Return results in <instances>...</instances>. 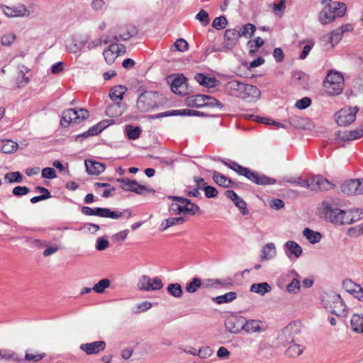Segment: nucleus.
<instances>
[{
    "label": "nucleus",
    "mask_w": 363,
    "mask_h": 363,
    "mask_svg": "<svg viewBox=\"0 0 363 363\" xmlns=\"http://www.w3.org/2000/svg\"><path fill=\"white\" fill-rule=\"evenodd\" d=\"M340 200L327 198L320 206V212L326 220L337 225L350 224L363 218V210L356 209L346 211L340 209Z\"/></svg>",
    "instance_id": "obj_1"
},
{
    "label": "nucleus",
    "mask_w": 363,
    "mask_h": 363,
    "mask_svg": "<svg viewBox=\"0 0 363 363\" xmlns=\"http://www.w3.org/2000/svg\"><path fill=\"white\" fill-rule=\"evenodd\" d=\"M231 169L237 172L238 174L245 177L250 182L257 185L274 184L276 179L269 177L264 174L250 170V169L242 167L238 163H232Z\"/></svg>",
    "instance_id": "obj_2"
},
{
    "label": "nucleus",
    "mask_w": 363,
    "mask_h": 363,
    "mask_svg": "<svg viewBox=\"0 0 363 363\" xmlns=\"http://www.w3.org/2000/svg\"><path fill=\"white\" fill-rule=\"evenodd\" d=\"M325 91L330 96L339 95L344 88V77L340 72L330 71L323 82Z\"/></svg>",
    "instance_id": "obj_3"
},
{
    "label": "nucleus",
    "mask_w": 363,
    "mask_h": 363,
    "mask_svg": "<svg viewBox=\"0 0 363 363\" xmlns=\"http://www.w3.org/2000/svg\"><path fill=\"white\" fill-rule=\"evenodd\" d=\"M325 308L330 310L332 313L338 316H344L347 313V306L340 295L332 293L326 296L323 300Z\"/></svg>",
    "instance_id": "obj_4"
},
{
    "label": "nucleus",
    "mask_w": 363,
    "mask_h": 363,
    "mask_svg": "<svg viewBox=\"0 0 363 363\" xmlns=\"http://www.w3.org/2000/svg\"><path fill=\"white\" fill-rule=\"evenodd\" d=\"M46 356L45 352H36L35 354L26 352L24 359L20 358L18 355L11 350H0V359H4L7 361L21 362L23 360L32 362H38Z\"/></svg>",
    "instance_id": "obj_5"
},
{
    "label": "nucleus",
    "mask_w": 363,
    "mask_h": 363,
    "mask_svg": "<svg viewBox=\"0 0 363 363\" xmlns=\"http://www.w3.org/2000/svg\"><path fill=\"white\" fill-rule=\"evenodd\" d=\"M359 111L357 106L345 107L335 113V118L339 126H347L352 123L356 119V115Z\"/></svg>",
    "instance_id": "obj_6"
},
{
    "label": "nucleus",
    "mask_w": 363,
    "mask_h": 363,
    "mask_svg": "<svg viewBox=\"0 0 363 363\" xmlns=\"http://www.w3.org/2000/svg\"><path fill=\"white\" fill-rule=\"evenodd\" d=\"M116 181L121 184L120 188L126 191H132L140 195L155 192L153 189L139 184L135 180H130L126 178H119L117 179Z\"/></svg>",
    "instance_id": "obj_7"
},
{
    "label": "nucleus",
    "mask_w": 363,
    "mask_h": 363,
    "mask_svg": "<svg viewBox=\"0 0 363 363\" xmlns=\"http://www.w3.org/2000/svg\"><path fill=\"white\" fill-rule=\"evenodd\" d=\"M82 213L86 216H97L101 218H110L112 219H118L121 217L123 213L119 211H111L107 208H94L83 206Z\"/></svg>",
    "instance_id": "obj_8"
},
{
    "label": "nucleus",
    "mask_w": 363,
    "mask_h": 363,
    "mask_svg": "<svg viewBox=\"0 0 363 363\" xmlns=\"http://www.w3.org/2000/svg\"><path fill=\"white\" fill-rule=\"evenodd\" d=\"M156 106L155 94L153 92L141 94L137 101V108L141 112H147Z\"/></svg>",
    "instance_id": "obj_9"
},
{
    "label": "nucleus",
    "mask_w": 363,
    "mask_h": 363,
    "mask_svg": "<svg viewBox=\"0 0 363 363\" xmlns=\"http://www.w3.org/2000/svg\"><path fill=\"white\" fill-rule=\"evenodd\" d=\"M163 283L160 278L151 279L149 276L143 275L138 283V287L143 291H155L163 288Z\"/></svg>",
    "instance_id": "obj_10"
},
{
    "label": "nucleus",
    "mask_w": 363,
    "mask_h": 363,
    "mask_svg": "<svg viewBox=\"0 0 363 363\" xmlns=\"http://www.w3.org/2000/svg\"><path fill=\"white\" fill-rule=\"evenodd\" d=\"M240 34L235 29H227L224 34V44L222 48H213L214 52H223L233 49L238 43Z\"/></svg>",
    "instance_id": "obj_11"
},
{
    "label": "nucleus",
    "mask_w": 363,
    "mask_h": 363,
    "mask_svg": "<svg viewBox=\"0 0 363 363\" xmlns=\"http://www.w3.org/2000/svg\"><path fill=\"white\" fill-rule=\"evenodd\" d=\"M127 89L125 86L118 85L114 86L111 91L109 94V97L113 101L116 102V106L119 107L121 104V101L123 99V95L125 94ZM116 108V105L108 106L106 108V113L108 116H114L113 110Z\"/></svg>",
    "instance_id": "obj_12"
},
{
    "label": "nucleus",
    "mask_w": 363,
    "mask_h": 363,
    "mask_svg": "<svg viewBox=\"0 0 363 363\" xmlns=\"http://www.w3.org/2000/svg\"><path fill=\"white\" fill-rule=\"evenodd\" d=\"M245 318L240 315H230L225 321V326L228 331L237 334L244 329Z\"/></svg>",
    "instance_id": "obj_13"
},
{
    "label": "nucleus",
    "mask_w": 363,
    "mask_h": 363,
    "mask_svg": "<svg viewBox=\"0 0 363 363\" xmlns=\"http://www.w3.org/2000/svg\"><path fill=\"white\" fill-rule=\"evenodd\" d=\"M311 190L328 191L333 189L335 185L321 175H315L310 179Z\"/></svg>",
    "instance_id": "obj_14"
},
{
    "label": "nucleus",
    "mask_w": 363,
    "mask_h": 363,
    "mask_svg": "<svg viewBox=\"0 0 363 363\" xmlns=\"http://www.w3.org/2000/svg\"><path fill=\"white\" fill-rule=\"evenodd\" d=\"M106 343L104 340H99L91 342L83 343L79 349L87 355L98 354L105 350Z\"/></svg>",
    "instance_id": "obj_15"
},
{
    "label": "nucleus",
    "mask_w": 363,
    "mask_h": 363,
    "mask_svg": "<svg viewBox=\"0 0 363 363\" xmlns=\"http://www.w3.org/2000/svg\"><path fill=\"white\" fill-rule=\"evenodd\" d=\"M138 33V30L136 26L132 24H125L119 27L118 35H115L113 38L116 41H125L135 36Z\"/></svg>",
    "instance_id": "obj_16"
},
{
    "label": "nucleus",
    "mask_w": 363,
    "mask_h": 363,
    "mask_svg": "<svg viewBox=\"0 0 363 363\" xmlns=\"http://www.w3.org/2000/svg\"><path fill=\"white\" fill-rule=\"evenodd\" d=\"M299 333L298 326L295 323L289 324L285 327L280 335V339L284 344L295 342V336Z\"/></svg>",
    "instance_id": "obj_17"
},
{
    "label": "nucleus",
    "mask_w": 363,
    "mask_h": 363,
    "mask_svg": "<svg viewBox=\"0 0 363 363\" xmlns=\"http://www.w3.org/2000/svg\"><path fill=\"white\" fill-rule=\"evenodd\" d=\"M169 116H203L204 113L198 111L191 109L174 110L172 111H165L159 114L150 116L152 119H156Z\"/></svg>",
    "instance_id": "obj_18"
},
{
    "label": "nucleus",
    "mask_w": 363,
    "mask_h": 363,
    "mask_svg": "<svg viewBox=\"0 0 363 363\" xmlns=\"http://www.w3.org/2000/svg\"><path fill=\"white\" fill-rule=\"evenodd\" d=\"M240 99L247 101H255L259 99L261 91L255 86L245 84Z\"/></svg>",
    "instance_id": "obj_19"
},
{
    "label": "nucleus",
    "mask_w": 363,
    "mask_h": 363,
    "mask_svg": "<svg viewBox=\"0 0 363 363\" xmlns=\"http://www.w3.org/2000/svg\"><path fill=\"white\" fill-rule=\"evenodd\" d=\"M186 79L184 77H177L172 79L170 87L172 92L178 95H184L186 91Z\"/></svg>",
    "instance_id": "obj_20"
},
{
    "label": "nucleus",
    "mask_w": 363,
    "mask_h": 363,
    "mask_svg": "<svg viewBox=\"0 0 363 363\" xmlns=\"http://www.w3.org/2000/svg\"><path fill=\"white\" fill-rule=\"evenodd\" d=\"M245 83L231 80L228 82L225 85V90L228 94L240 98Z\"/></svg>",
    "instance_id": "obj_21"
},
{
    "label": "nucleus",
    "mask_w": 363,
    "mask_h": 363,
    "mask_svg": "<svg viewBox=\"0 0 363 363\" xmlns=\"http://www.w3.org/2000/svg\"><path fill=\"white\" fill-rule=\"evenodd\" d=\"M360 179H350L341 185V191L347 195L359 194Z\"/></svg>",
    "instance_id": "obj_22"
},
{
    "label": "nucleus",
    "mask_w": 363,
    "mask_h": 363,
    "mask_svg": "<svg viewBox=\"0 0 363 363\" xmlns=\"http://www.w3.org/2000/svg\"><path fill=\"white\" fill-rule=\"evenodd\" d=\"M61 125L68 126L71 123H79L77 108H69L62 113Z\"/></svg>",
    "instance_id": "obj_23"
},
{
    "label": "nucleus",
    "mask_w": 363,
    "mask_h": 363,
    "mask_svg": "<svg viewBox=\"0 0 363 363\" xmlns=\"http://www.w3.org/2000/svg\"><path fill=\"white\" fill-rule=\"evenodd\" d=\"M244 329L247 333H261L264 330L262 321L259 320H249L244 322Z\"/></svg>",
    "instance_id": "obj_24"
},
{
    "label": "nucleus",
    "mask_w": 363,
    "mask_h": 363,
    "mask_svg": "<svg viewBox=\"0 0 363 363\" xmlns=\"http://www.w3.org/2000/svg\"><path fill=\"white\" fill-rule=\"evenodd\" d=\"M85 166L88 174L91 175H98L105 170V165L96 161L86 160Z\"/></svg>",
    "instance_id": "obj_25"
},
{
    "label": "nucleus",
    "mask_w": 363,
    "mask_h": 363,
    "mask_svg": "<svg viewBox=\"0 0 363 363\" xmlns=\"http://www.w3.org/2000/svg\"><path fill=\"white\" fill-rule=\"evenodd\" d=\"M119 52L120 50L118 44H112L109 45V47L103 52L106 62L109 65L113 63L118 57Z\"/></svg>",
    "instance_id": "obj_26"
},
{
    "label": "nucleus",
    "mask_w": 363,
    "mask_h": 363,
    "mask_svg": "<svg viewBox=\"0 0 363 363\" xmlns=\"http://www.w3.org/2000/svg\"><path fill=\"white\" fill-rule=\"evenodd\" d=\"M286 248V255L290 257L291 255H294L295 257H299L302 253V247L295 241L289 240L284 244Z\"/></svg>",
    "instance_id": "obj_27"
},
{
    "label": "nucleus",
    "mask_w": 363,
    "mask_h": 363,
    "mask_svg": "<svg viewBox=\"0 0 363 363\" xmlns=\"http://www.w3.org/2000/svg\"><path fill=\"white\" fill-rule=\"evenodd\" d=\"M212 176L213 181L220 186L228 188L233 186V182L230 178L216 170L212 171Z\"/></svg>",
    "instance_id": "obj_28"
},
{
    "label": "nucleus",
    "mask_w": 363,
    "mask_h": 363,
    "mask_svg": "<svg viewBox=\"0 0 363 363\" xmlns=\"http://www.w3.org/2000/svg\"><path fill=\"white\" fill-rule=\"evenodd\" d=\"M325 6L330 8V11H332L333 15L336 18L343 16L347 9L346 5L344 3L337 1H333L325 5Z\"/></svg>",
    "instance_id": "obj_29"
},
{
    "label": "nucleus",
    "mask_w": 363,
    "mask_h": 363,
    "mask_svg": "<svg viewBox=\"0 0 363 363\" xmlns=\"http://www.w3.org/2000/svg\"><path fill=\"white\" fill-rule=\"evenodd\" d=\"M195 80L201 85L213 88L216 86V79L215 78L208 77L203 74L199 73L194 77Z\"/></svg>",
    "instance_id": "obj_30"
},
{
    "label": "nucleus",
    "mask_w": 363,
    "mask_h": 363,
    "mask_svg": "<svg viewBox=\"0 0 363 363\" xmlns=\"http://www.w3.org/2000/svg\"><path fill=\"white\" fill-rule=\"evenodd\" d=\"M352 329L357 333H363V315L354 314L350 320Z\"/></svg>",
    "instance_id": "obj_31"
},
{
    "label": "nucleus",
    "mask_w": 363,
    "mask_h": 363,
    "mask_svg": "<svg viewBox=\"0 0 363 363\" xmlns=\"http://www.w3.org/2000/svg\"><path fill=\"white\" fill-rule=\"evenodd\" d=\"M86 42L84 40H79L77 39H72L66 44L67 49L72 53H77L82 50L85 46Z\"/></svg>",
    "instance_id": "obj_32"
},
{
    "label": "nucleus",
    "mask_w": 363,
    "mask_h": 363,
    "mask_svg": "<svg viewBox=\"0 0 363 363\" xmlns=\"http://www.w3.org/2000/svg\"><path fill=\"white\" fill-rule=\"evenodd\" d=\"M276 255L277 251L275 245L273 242L267 243L263 247L261 258L262 260H268L274 258Z\"/></svg>",
    "instance_id": "obj_33"
},
{
    "label": "nucleus",
    "mask_w": 363,
    "mask_h": 363,
    "mask_svg": "<svg viewBox=\"0 0 363 363\" xmlns=\"http://www.w3.org/2000/svg\"><path fill=\"white\" fill-rule=\"evenodd\" d=\"M335 18L336 17L333 15L332 11H330V8L325 6L319 13V21L323 25L328 24L333 22Z\"/></svg>",
    "instance_id": "obj_34"
},
{
    "label": "nucleus",
    "mask_w": 363,
    "mask_h": 363,
    "mask_svg": "<svg viewBox=\"0 0 363 363\" xmlns=\"http://www.w3.org/2000/svg\"><path fill=\"white\" fill-rule=\"evenodd\" d=\"M18 143L11 140H6L0 142V151L6 154L15 152L18 149Z\"/></svg>",
    "instance_id": "obj_35"
},
{
    "label": "nucleus",
    "mask_w": 363,
    "mask_h": 363,
    "mask_svg": "<svg viewBox=\"0 0 363 363\" xmlns=\"http://www.w3.org/2000/svg\"><path fill=\"white\" fill-rule=\"evenodd\" d=\"M272 287L267 282H262L258 284H253L250 286V291L257 293L261 296L271 291Z\"/></svg>",
    "instance_id": "obj_36"
},
{
    "label": "nucleus",
    "mask_w": 363,
    "mask_h": 363,
    "mask_svg": "<svg viewBox=\"0 0 363 363\" xmlns=\"http://www.w3.org/2000/svg\"><path fill=\"white\" fill-rule=\"evenodd\" d=\"M185 222V219L183 217H177V218H169L165 219L160 225V230L164 231L168 228L182 224Z\"/></svg>",
    "instance_id": "obj_37"
},
{
    "label": "nucleus",
    "mask_w": 363,
    "mask_h": 363,
    "mask_svg": "<svg viewBox=\"0 0 363 363\" xmlns=\"http://www.w3.org/2000/svg\"><path fill=\"white\" fill-rule=\"evenodd\" d=\"M303 235L311 244L319 242L322 238V235L319 232L314 231L308 228L303 230Z\"/></svg>",
    "instance_id": "obj_38"
},
{
    "label": "nucleus",
    "mask_w": 363,
    "mask_h": 363,
    "mask_svg": "<svg viewBox=\"0 0 363 363\" xmlns=\"http://www.w3.org/2000/svg\"><path fill=\"white\" fill-rule=\"evenodd\" d=\"M237 298V294L234 291L226 293L212 298L213 301L218 304L230 303Z\"/></svg>",
    "instance_id": "obj_39"
},
{
    "label": "nucleus",
    "mask_w": 363,
    "mask_h": 363,
    "mask_svg": "<svg viewBox=\"0 0 363 363\" xmlns=\"http://www.w3.org/2000/svg\"><path fill=\"white\" fill-rule=\"evenodd\" d=\"M256 30V26L252 23H247L240 28L238 31L240 37H245L246 38H250L254 35Z\"/></svg>",
    "instance_id": "obj_40"
},
{
    "label": "nucleus",
    "mask_w": 363,
    "mask_h": 363,
    "mask_svg": "<svg viewBox=\"0 0 363 363\" xmlns=\"http://www.w3.org/2000/svg\"><path fill=\"white\" fill-rule=\"evenodd\" d=\"M290 345L286 350V354L290 357H296L303 352V347L295 342L289 344Z\"/></svg>",
    "instance_id": "obj_41"
},
{
    "label": "nucleus",
    "mask_w": 363,
    "mask_h": 363,
    "mask_svg": "<svg viewBox=\"0 0 363 363\" xmlns=\"http://www.w3.org/2000/svg\"><path fill=\"white\" fill-rule=\"evenodd\" d=\"M167 292L175 298H180L183 294L182 286L178 284H169L167 288Z\"/></svg>",
    "instance_id": "obj_42"
},
{
    "label": "nucleus",
    "mask_w": 363,
    "mask_h": 363,
    "mask_svg": "<svg viewBox=\"0 0 363 363\" xmlns=\"http://www.w3.org/2000/svg\"><path fill=\"white\" fill-rule=\"evenodd\" d=\"M141 129L139 127H133L131 125L125 126V133L130 140L138 139L141 134Z\"/></svg>",
    "instance_id": "obj_43"
},
{
    "label": "nucleus",
    "mask_w": 363,
    "mask_h": 363,
    "mask_svg": "<svg viewBox=\"0 0 363 363\" xmlns=\"http://www.w3.org/2000/svg\"><path fill=\"white\" fill-rule=\"evenodd\" d=\"M293 82L298 86H305L306 82L308 81V76L300 72H295L292 75Z\"/></svg>",
    "instance_id": "obj_44"
},
{
    "label": "nucleus",
    "mask_w": 363,
    "mask_h": 363,
    "mask_svg": "<svg viewBox=\"0 0 363 363\" xmlns=\"http://www.w3.org/2000/svg\"><path fill=\"white\" fill-rule=\"evenodd\" d=\"M363 137V129H357L345 133L342 139L343 140H353Z\"/></svg>",
    "instance_id": "obj_45"
},
{
    "label": "nucleus",
    "mask_w": 363,
    "mask_h": 363,
    "mask_svg": "<svg viewBox=\"0 0 363 363\" xmlns=\"http://www.w3.org/2000/svg\"><path fill=\"white\" fill-rule=\"evenodd\" d=\"M110 285L111 281L109 279H103L96 284L93 286L92 289L98 294H103L105 291V289L108 288Z\"/></svg>",
    "instance_id": "obj_46"
},
{
    "label": "nucleus",
    "mask_w": 363,
    "mask_h": 363,
    "mask_svg": "<svg viewBox=\"0 0 363 363\" xmlns=\"http://www.w3.org/2000/svg\"><path fill=\"white\" fill-rule=\"evenodd\" d=\"M168 199L173 200L174 201H178L179 203V206H179L180 207L179 214H183V215L186 214L185 208H187L188 203H189V199L182 198V197H179V196H169L168 197Z\"/></svg>",
    "instance_id": "obj_47"
},
{
    "label": "nucleus",
    "mask_w": 363,
    "mask_h": 363,
    "mask_svg": "<svg viewBox=\"0 0 363 363\" xmlns=\"http://www.w3.org/2000/svg\"><path fill=\"white\" fill-rule=\"evenodd\" d=\"M342 37V30L337 28L333 30L328 37V40L330 43L331 46L334 47L335 45H337L341 40Z\"/></svg>",
    "instance_id": "obj_48"
},
{
    "label": "nucleus",
    "mask_w": 363,
    "mask_h": 363,
    "mask_svg": "<svg viewBox=\"0 0 363 363\" xmlns=\"http://www.w3.org/2000/svg\"><path fill=\"white\" fill-rule=\"evenodd\" d=\"M30 15V11L23 4H18L13 6L14 17H28Z\"/></svg>",
    "instance_id": "obj_49"
},
{
    "label": "nucleus",
    "mask_w": 363,
    "mask_h": 363,
    "mask_svg": "<svg viewBox=\"0 0 363 363\" xmlns=\"http://www.w3.org/2000/svg\"><path fill=\"white\" fill-rule=\"evenodd\" d=\"M4 179L9 183H20L22 182V175L19 172H9L5 174Z\"/></svg>",
    "instance_id": "obj_50"
},
{
    "label": "nucleus",
    "mask_w": 363,
    "mask_h": 363,
    "mask_svg": "<svg viewBox=\"0 0 363 363\" xmlns=\"http://www.w3.org/2000/svg\"><path fill=\"white\" fill-rule=\"evenodd\" d=\"M227 25L228 21L223 16L216 17L212 23V26L217 30L223 29L225 28Z\"/></svg>",
    "instance_id": "obj_51"
},
{
    "label": "nucleus",
    "mask_w": 363,
    "mask_h": 363,
    "mask_svg": "<svg viewBox=\"0 0 363 363\" xmlns=\"http://www.w3.org/2000/svg\"><path fill=\"white\" fill-rule=\"evenodd\" d=\"M196 19L198 20L203 26H207L210 22L208 13L203 9L196 14Z\"/></svg>",
    "instance_id": "obj_52"
},
{
    "label": "nucleus",
    "mask_w": 363,
    "mask_h": 363,
    "mask_svg": "<svg viewBox=\"0 0 363 363\" xmlns=\"http://www.w3.org/2000/svg\"><path fill=\"white\" fill-rule=\"evenodd\" d=\"M201 285V283L200 279L195 277L190 283L186 285V289L189 293H194L198 290Z\"/></svg>",
    "instance_id": "obj_53"
},
{
    "label": "nucleus",
    "mask_w": 363,
    "mask_h": 363,
    "mask_svg": "<svg viewBox=\"0 0 363 363\" xmlns=\"http://www.w3.org/2000/svg\"><path fill=\"white\" fill-rule=\"evenodd\" d=\"M16 38V35L13 33H6L2 35L1 43L4 46H10Z\"/></svg>",
    "instance_id": "obj_54"
},
{
    "label": "nucleus",
    "mask_w": 363,
    "mask_h": 363,
    "mask_svg": "<svg viewBox=\"0 0 363 363\" xmlns=\"http://www.w3.org/2000/svg\"><path fill=\"white\" fill-rule=\"evenodd\" d=\"M204 106H208V107H211V108L218 107L219 108H221L223 107V104L219 101L216 99L215 98L206 95Z\"/></svg>",
    "instance_id": "obj_55"
},
{
    "label": "nucleus",
    "mask_w": 363,
    "mask_h": 363,
    "mask_svg": "<svg viewBox=\"0 0 363 363\" xmlns=\"http://www.w3.org/2000/svg\"><path fill=\"white\" fill-rule=\"evenodd\" d=\"M311 104V99L309 97H303L300 100H298L295 104V106L298 109H305Z\"/></svg>",
    "instance_id": "obj_56"
},
{
    "label": "nucleus",
    "mask_w": 363,
    "mask_h": 363,
    "mask_svg": "<svg viewBox=\"0 0 363 363\" xmlns=\"http://www.w3.org/2000/svg\"><path fill=\"white\" fill-rule=\"evenodd\" d=\"M233 203L240 209L242 215H247L248 213L246 202L242 198L239 197L237 200L233 201Z\"/></svg>",
    "instance_id": "obj_57"
},
{
    "label": "nucleus",
    "mask_w": 363,
    "mask_h": 363,
    "mask_svg": "<svg viewBox=\"0 0 363 363\" xmlns=\"http://www.w3.org/2000/svg\"><path fill=\"white\" fill-rule=\"evenodd\" d=\"M213 354L212 350L209 347H204L197 351V354L201 359H206Z\"/></svg>",
    "instance_id": "obj_58"
},
{
    "label": "nucleus",
    "mask_w": 363,
    "mask_h": 363,
    "mask_svg": "<svg viewBox=\"0 0 363 363\" xmlns=\"http://www.w3.org/2000/svg\"><path fill=\"white\" fill-rule=\"evenodd\" d=\"M42 177L46 179H55L57 177L55 170L52 167H45L42 171Z\"/></svg>",
    "instance_id": "obj_59"
},
{
    "label": "nucleus",
    "mask_w": 363,
    "mask_h": 363,
    "mask_svg": "<svg viewBox=\"0 0 363 363\" xmlns=\"http://www.w3.org/2000/svg\"><path fill=\"white\" fill-rule=\"evenodd\" d=\"M174 46L178 51L185 52L188 50L189 45L187 42L183 39L179 38L174 43Z\"/></svg>",
    "instance_id": "obj_60"
},
{
    "label": "nucleus",
    "mask_w": 363,
    "mask_h": 363,
    "mask_svg": "<svg viewBox=\"0 0 363 363\" xmlns=\"http://www.w3.org/2000/svg\"><path fill=\"white\" fill-rule=\"evenodd\" d=\"M300 288V281L294 278L292 281L287 285V290L289 292L296 293Z\"/></svg>",
    "instance_id": "obj_61"
},
{
    "label": "nucleus",
    "mask_w": 363,
    "mask_h": 363,
    "mask_svg": "<svg viewBox=\"0 0 363 363\" xmlns=\"http://www.w3.org/2000/svg\"><path fill=\"white\" fill-rule=\"evenodd\" d=\"M109 242L108 240L104 238H99L96 240V248L99 251H103L108 247Z\"/></svg>",
    "instance_id": "obj_62"
},
{
    "label": "nucleus",
    "mask_w": 363,
    "mask_h": 363,
    "mask_svg": "<svg viewBox=\"0 0 363 363\" xmlns=\"http://www.w3.org/2000/svg\"><path fill=\"white\" fill-rule=\"evenodd\" d=\"M29 191L30 189L27 186H18L13 189L12 193L15 196H21L27 194Z\"/></svg>",
    "instance_id": "obj_63"
},
{
    "label": "nucleus",
    "mask_w": 363,
    "mask_h": 363,
    "mask_svg": "<svg viewBox=\"0 0 363 363\" xmlns=\"http://www.w3.org/2000/svg\"><path fill=\"white\" fill-rule=\"evenodd\" d=\"M104 128H105V126L102 125L101 123H99L91 127L88 130V135H89L91 136L96 135L99 133H100L104 130Z\"/></svg>",
    "instance_id": "obj_64"
}]
</instances>
